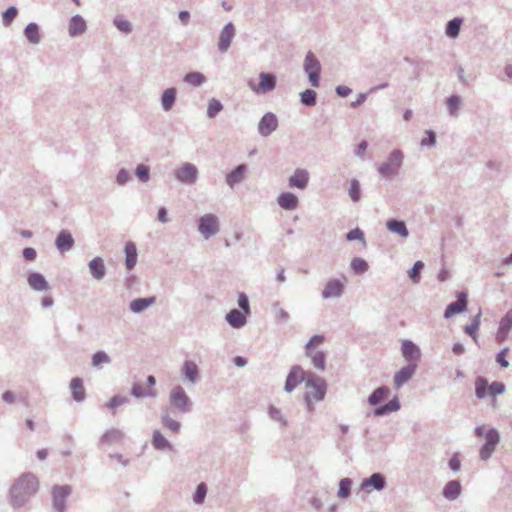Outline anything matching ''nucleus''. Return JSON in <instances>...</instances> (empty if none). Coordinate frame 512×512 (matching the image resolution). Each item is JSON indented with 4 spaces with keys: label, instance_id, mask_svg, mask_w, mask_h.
<instances>
[{
    "label": "nucleus",
    "instance_id": "1",
    "mask_svg": "<svg viewBox=\"0 0 512 512\" xmlns=\"http://www.w3.org/2000/svg\"><path fill=\"white\" fill-rule=\"evenodd\" d=\"M39 482L32 473H24L18 477L9 491V501L14 508L25 505L29 498L38 490Z\"/></svg>",
    "mask_w": 512,
    "mask_h": 512
},
{
    "label": "nucleus",
    "instance_id": "2",
    "mask_svg": "<svg viewBox=\"0 0 512 512\" xmlns=\"http://www.w3.org/2000/svg\"><path fill=\"white\" fill-rule=\"evenodd\" d=\"M390 394V389L387 386H380L373 390V392L368 396L367 402L370 406L375 407L373 410V414L376 417L385 416L390 413L396 412L400 410L401 404L397 396H394L387 403H381L388 398Z\"/></svg>",
    "mask_w": 512,
    "mask_h": 512
},
{
    "label": "nucleus",
    "instance_id": "3",
    "mask_svg": "<svg viewBox=\"0 0 512 512\" xmlns=\"http://www.w3.org/2000/svg\"><path fill=\"white\" fill-rule=\"evenodd\" d=\"M403 161V152L399 149H394L390 152L386 161L378 166L377 171L382 178L393 180L399 174Z\"/></svg>",
    "mask_w": 512,
    "mask_h": 512
},
{
    "label": "nucleus",
    "instance_id": "4",
    "mask_svg": "<svg viewBox=\"0 0 512 512\" xmlns=\"http://www.w3.org/2000/svg\"><path fill=\"white\" fill-rule=\"evenodd\" d=\"M169 403L180 414L190 413L193 408L192 400L180 385H176L170 390Z\"/></svg>",
    "mask_w": 512,
    "mask_h": 512
},
{
    "label": "nucleus",
    "instance_id": "5",
    "mask_svg": "<svg viewBox=\"0 0 512 512\" xmlns=\"http://www.w3.org/2000/svg\"><path fill=\"white\" fill-rule=\"evenodd\" d=\"M303 69L307 74L308 80L313 87L320 86L321 64L312 51L305 55Z\"/></svg>",
    "mask_w": 512,
    "mask_h": 512
},
{
    "label": "nucleus",
    "instance_id": "6",
    "mask_svg": "<svg viewBox=\"0 0 512 512\" xmlns=\"http://www.w3.org/2000/svg\"><path fill=\"white\" fill-rule=\"evenodd\" d=\"M310 375L312 373L306 372L300 365H293L286 377L284 391L291 393L302 382H305L307 385V379H309Z\"/></svg>",
    "mask_w": 512,
    "mask_h": 512
},
{
    "label": "nucleus",
    "instance_id": "7",
    "mask_svg": "<svg viewBox=\"0 0 512 512\" xmlns=\"http://www.w3.org/2000/svg\"><path fill=\"white\" fill-rule=\"evenodd\" d=\"M198 231L205 239H209L219 232V221L216 215L208 213L198 220Z\"/></svg>",
    "mask_w": 512,
    "mask_h": 512
},
{
    "label": "nucleus",
    "instance_id": "8",
    "mask_svg": "<svg viewBox=\"0 0 512 512\" xmlns=\"http://www.w3.org/2000/svg\"><path fill=\"white\" fill-rule=\"evenodd\" d=\"M72 488L69 485H54L52 488V505L57 512L66 511V501L71 494Z\"/></svg>",
    "mask_w": 512,
    "mask_h": 512
},
{
    "label": "nucleus",
    "instance_id": "9",
    "mask_svg": "<svg viewBox=\"0 0 512 512\" xmlns=\"http://www.w3.org/2000/svg\"><path fill=\"white\" fill-rule=\"evenodd\" d=\"M387 480L384 474L375 472L362 480L360 490L370 493L372 490L382 491L386 488Z\"/></svg>",
    "mask_w": 512,
    "mask_h": 512
},
{
    "label": "nucleus",
    "instance_id": "10",
    "mask_svg": "<svg viewBox=\"0 0 512 512\" xmlns=\"http://www.w3.org/2000/svg\"><path fill=\"white\" fill-rule=\"evenodd\" d=\"M306 387L313 389L312 391L308 392L311 394L313 400L317 402L324 400L327 392V383L325 379L312 374L310 375L309 379H307Z\"/></svg>",
    "mask_w": 512,
    "mask_h": 512
},
{
    "label": "nucleus",
    "instance_id": "11",
    "mask_svg": "<svg viewBox=\"0 0 512 512\" xmlns=\"http://www.w3.org/2000/svg\"><path fill=\"white\" fill-rule=\"evenodd\" d=\"M175 178L187 185H193L198 178V169L192 163H185L177 170H175Z\"/></svg>",
    "mask_w": 512,
    "mask_h": 512
},
{
    "label": "nucleus",
    "instance_id": "12",
    "mask_svg": "<svg viewBox=\"0 0 512 512\" xmlns=\"http://www.w3.org/2000/svg\"><path fill=\"white\" fill-rule=\"evenodd\" d=\"M279 125L278 118L273 112L265 113L258 123V133L263 137L270 136L277 130Z\"/></svg>",
    "mask_w": 512,
    "mask_h": 512
},
{
    "label": "nucleus",
    "instance_id": "13",
    "mask_svg": "<svg viewBox=\"0 0 512 512\" xmlns=\"http://www.w3.org/2000/svg\"><path fill=\"white\" fill-rule=\"evenodd\" d=\"M277 77L272 72H261L259 74V83L257 87L251 89L258 94H266L276 88Z\"/></svg>",
    "mask_w": 512,
    "mask_h": 512
},
{
    "label": "nucleus",
    "instance_id": "14",
    "mask_svg": "<svg viewBox=\"0 0 512 512\" xmlns=\"http://www.w3.org/2000/svg\"><path fill=\"white\" fill-rule=\"evenodd\" d=\"M236 29L232 22H228L221 30L218 40V50L225 53L231 46L232 40L235 37Z\"/></svg>",
    "mask_w": 512,
    "mask_h": 512
},
{
    "label": "nucleus",
    "instance_id": "15",
    "mask_svg": "<svg viewBox=\"0 0 512 512\" xmlns=\"http://www.w3.org/2000/svg\"><path fill=\"white\" fill-rule=\"evenodd\" d=\"M345 285L340 279H330L327 281L321 296L323 299L340 298L344 293Z\"/></svg>",
    "mask_w": 512,
    "mask_h": 512
},
{
    "label": "nucleus",
    "instance_id": "16",
    "mask_svg": "<svg viewBox=\"0 0 512 512\" xmlns=\"http://www.w3.org/2000/svg\"><path fill=\"white\" fill-rule=\"evenodd\" d=\"M401 352L408 363H416L418 365V361L421 358V351L414 342L411 340H403Z\"/></svg>",
    "mask_w": 512,
    "mask_h": 512
},
{
    "label": "nucleus",
    "instance_id": "17",
    "mask_svg": "<svg viewBox=\"0 0 512 512\" xmlns=\"http://www.w3.org/2000/svg\"><path fill=\"white\" fill-rule=\"evenodd\" d=\"M181 374L185 382L190 384H196L200 379V371L197 364L192 360H185L182 368Z\"/></svg>",
    "mask_w": 512,
    "mask_h": 512
},
{
    "label": "nucleus",
    "instance_id": "18",
    "mask_svg": "<svg viewBox=\"0 0 512 512\" xmlns=\"http://www.w3.org/2000/svg\"><path fill=\"white\" fill-rule=\"evenodd\" d=\"M310 175L306 169L297 168L288 179L291 188L304 190L309 183Z\"/></svg>",
    "mask_w": 512,
    "mask_h": 512
},
{
    "label": "nucleus",
    "instance_id": "19",
    "mask_svg": "<svg viewBox=\"0 0 512 512\" xmlns=\"http://www.w3.org/2000/svg\"><path fill=\"white\" fill-rule=\"evenodd\" d=\"M417 369L416 363H408L406 366L402 367L399 371H397L394 375V386L399 389L406 382H408L412 376L415 374Z\"/></svg>",
    "mask_w": 512,
    "mask_h": 512
},
{
    "label": "nucleus",
    "instance_id": "20",
    "mask_svg": "<svg viewBox=\"0 0 512 512\" xmlns=\"http://www.w3.org/2000/svg\"><path fill=\"white\" fill-rule=\"evenodd\" d=\"M248 170L246 164H239L226 174V184L233 189L236 185L242 183Z\"/></svg>",
    "mask_w": 512,
    "mask_h": 512
},
{
    "label": "nucleus",
    "instance_id": "21",
    "mask_svg": "<svg viewBox=\"0 0 512 512\" xmlns=\"http://www.w3.org/2000/svg\"><path fill=\"white\" fill-rule=\"evenodd\" d=\"M75 244V240L69 230L62 229L55 239V246L59 252L65 253L70 251Z\"/></svg>",
    "mask_w": 512,
    "mask_h": 512
},
{
    "label": "nucleus",
    "instance_id": "22",
    "mask_svg": "<svg viewBox=\"0 0 512 512\" xmlns=\"http://www.w3.org/2000/svg\"><path fill=\"white\" fill-rule=\"evenodd\" d=\"M386 228L388 231L401 238L406 239L409 236V230L404 220L390 218L386 221Z\"/></svg>",
    "mask_w": 512,
    "mask_h": 512
},
{
    "label": "nucleus",
    "instance_id": "23",
    "mask_svg": "<svg viewBox=\"0 0 512 512\" xmlns=\"http://www.w3.org/2000/svg\"><path fill=\"white\" fill-rule=\"evenodd\" d=\"M27 282L33 290L38 292H43L50 289L49 283L40 272L29 273Z\"/></svg>",
    "mask_w": 512,
    "mask_h": 512
},
{
    "label": "nucleus",
    "instance_id": "24",
    "mask_svg": "<svg viewBox=\"0 0 512 512\" xmlns=\"http://www.w3.org/2000/svg\"><path fill=\"white\" fill-rule=\"evenodd\" d=\"M277 203L282 209L292 211L298 207L299 199L292 192H282L277 197Z\"/></svg>",
    "mask_w": 512,
    "mask_h": 512
},
{
    "label": "nucleus",
    "instance_id": "25",
    "mask_svg": "<svg viewBox=\"0 0 512 512\" xmlns=\"http://www.w3.org/2000/svg\"><path fill=\"white\" fill-rule=\"evenodd\" d=\"M88 268L92 277L98 281L102 280L106 275L104 260L99 256L89 261Z\"/></svg>",
    "mask_w": 512,
    "mask_h": 512
},
{
    "label": "nucleus",
    "instance_id": "26",
    "mask_svg": "<svg viewBox=\"0 0 512 512\" xmlns=\"http://www.w3.org/2000/svg\"><path fill=\"white\" fill-rule=\"evenodd\" d=\"M87 29L86 21L81 15L71 17L68 26V32L71 37L82 35Z\"/></svg>",
    "mask_w": 512,
    "mask_h": 512
},
{
    "label": "nucleus",
    "instance_id": "27",
    "mask_svg": "<svg viewBox=\"0 0 512 512\" xmlns=\"http://www.w3.org/2000/svg\"><path fill=\"white\" fill-rule=\"evenodd\" d=\"M247 315L243 311L232 309L226 314L225 319L232 328L238 329L246 324Z\"/></svg>",
    "mask_w": 512,
    "mask_h": 512
},
{
    "label": "nucleus",
    "instance_id": "28",
    "mask_svg": "<svg viewBox=\"0 0 512 512\" xmlns=\"http://www.w3.org/2000/svg\"><path fill=\"white\" fill-rule=\"evenodd\" d=\"M70 390L72 399L76 402H83L86 398V393L84 389L83 379L80 377H75L70 381Z\"/></svg>",
    "mask_w": 512,
    "mask_h": 512
},
{
    "label": "nucleus",
    "instance_id": "29",
    "mask_svg": "<svg viewBox=\"0 0 512 512\" xmlns=\"http://www.w3.org/2000/svg\"><path fill=\"white\" fill-rule=\"evenodd\" d=\"M462 491V486L460 481L458 480H450L446 483V485L443 488L442 494L444 498L447 500H455L457 499Z\"/></svg>",
    "mask_w": 512,
    "mask_h": 512
},
{
    "label": "nucleus",
    "instance_id": "30",
    "mask_svg": "<svg viewBox=\"0 0 512 512\" xmlns=\"http://www.w3.org/2000/svg\"><path fill=\"white\" fill-rule=\"evenodd\" d=\"M155 302H156L155 296H150V297H146V298H136L130 302L129 308L133 313L139 314V313H142L143 311H145L148 307L153 305Z\"/></svg>",
    "mask_w": 512,
    "mask_h": 512
},
{
    "label": "nucleus",
    "instance_id": "31",
    "mask_svg": "<svg viewBox=\"0 0 512 512\" xmlns=\"http://www.w3.org/2000/svg\"><path fill=\"white\" fill-rule=\"evenodd\" d=\"M124 252L126 255L125 266L128 270L134 269L137 263V248L134 242L128 241L125 243Z\"/></svg>",
    "mask_w": 512,
    "mask_h": 512
},
{
    "label": "nucleus",
    "instance_id": "32",
    "mask_svg": "<svg viewBox=\"0 0 512 512\" xmlns=\"http://www.w3.org/2000/svg\"><path fill=\"white\" fill-rule=\"evenodd\" d=\"M23 33L30 44L37 45L40 43V28L37 23L30 22L29 24H27L26 27L24 28Z\"/></svg>",
    "mask_w": 512,
    "mask_h": 512
},
{
    "label": "nucleus",
    "instance_id": "33",
    "mask_svg": "<svg viewBox=\"0 0 512 512\" xmlns=\"http://www.w3.org/2000/svg\"><path fill=\"white\" fill-rule=\"evenodd\" d=\"M177 90L175 87L167 88L161 95V106L164 111H170L176 102Z\"/></svg>",
    "mask_w": 512,
    "mask_h": 512
},
{
    "label": "nucleus",
    "instance_id": "34",
    "mask_svg": "<svg viewBox=\"0 0 512 512\" xmlns=\"http://www.w3.org/2000/svg\"><path fill=\"white\" fill-rule=\"evenodd\" d=\"M124 433L116 428H111L107 430L100 438L101 444H114L119 443L123 440Z\"/></svg>",
    "mask_w": 512,
    "mask_h": 512
},
{
    "label": "nucleus",
    "instance_id": "35",
    "mask_svg": "<svg viewBox=\"0 0 512 512\" xmlns=\"http://www.w3.org/2000/svg\"><path fill=\"white\" fill-rule=\"evenodd\" d=\"M161 422L164 427L174 433H178L181 428V424L170 417V411L167 407L163 408L161 411Z\"/></svg>",
    "mask_w": 512,
    "mask_h": 512
},
{
    "label": "nucleus",
    "instance_id": "36",
    "mask_svg": "<svg viewBox=\"0 0 512 512\" xmlns=\"http://www.w3.org/2000/svg\"><path fill=\"white\" fill-rule=\"evenodd\" d=\"M482 311L479 309L478 313L473 316L471 323L464 326V332L469 335L475 342H477V331L481 324Z\"/></svg>",
    "mask_w": 512,
    "mask_h": 512
},
{
    "label": "nucleus",
    "instance_id": "37",
    "mask_svg": "<svg viewBox=\"0 0 512 512\" xmlns=\"http://www.w3.org/2000/svg\"><path fill=\"white\" fill-rule=\"evenodd\" d=\"M475 395L480 400L489 395L488 380L483 376H478L475 379Z\"/></svg>",
    "mask_w": 512,
    "mask_h": 512
},
{
    "label": "nucleus",
    "instance_id": "38",
    "mask_svg": "<svg viewBox=\"0 0 512 512\" xmlns=\"http://www.w3.org/2000/svg\"><path fill=\"white\" fill-rule=\"evenodd\" d=\"M152 445L157 450H171V443L162 435L159 430H155L152 435Z\"/></svg>",
    "mask_w": 512,
    "mask_h": 512
},
{
    "label": "nucleus",
    "instance_id": "39",
    "mask_svg": "<svg viewBox=\"0 0 512 512\" xmlns=\"http://www.w3.org/2000/svg\"><path fill=\"white\" fill-rule=\"evenodd\" d=\"M466 303L462 301H454L448 304L445 308L443 317L449 319L456 314H460L466 311Z\"/></svg>",
    "mask_w": 512,
    "mask_h": 512
},
{
    "label": "nucleus",
    "instance_id": "40",
    "mask_svg": "<svg viewBox=\"0 0 512 512\" xmlns=\"http://www.w3.org/2000/svg\"><path fill=\"white\" fill-rule=\"evenodd\" d=\"M463 23V19L459 17H455L449 20L445 27V34L449 38H456L460 33V28Z\"/></svg>",
    "mask_w": 512,
    "mask_h": 512
},
{
    "label": "nucleus",
    "instance_id": "41",
    "mask_svg": "<svg viewBox=\"0 0 512 512\" xmlns=\"http://www.w3.org/2000/svg\"><path fill=\"white\" fill-rule=\"evenodd\" d=\"M183 81L193 87H199L206 82V77L201 72L192 71L185 74Z\"/></svg>",
    "mask_w": 512,
    "mask_h": 512
},
{
    "label": "nucleus",
    "instance_id": "42",
    "mask_svg": "<svg viewBox=\"0 0 512 512\" xmlns=\"http://www.w3.org/2000/svg\"><path fill=\"white\" fill-rule=\"evenodd\" d=\"M353 480L349 477L342 478L339 481L337 496L340 499H347L351 496Z\"/></svg>",
    "mask_w": 512,
    "mask_h": 512
},
{
    "label": "nucleus",
    "instance_id": "43",
    "mask_svg": "<svg viewBox=\"0 0 512 512\" xmlns=\"http://www.w3.org/2000/svg\"><path fill=\"white\" fill-rule=\"evenodd\" d=\"M111 361L112 360L110 356L105 351L102 350L95 352L91 358V364L95 368H101L102 365L110 364Z\"/></svg>",
    "mask_w": 512,
    "mask_h": 512
},
{
    "label": "nucleus",
    "instance_id": "44",
    "mask_svg": "<svg viewBox=\"0 0 512 512\" xmlns=\"http://www.w3.org/2000/svg\"><path fill=\"white\" fill-rule=\"evenodd\" d=\"M350 267L357 275H362L369 269L367 261L361 257H354L351 260Z\"/></svg>",
    "mask_w": 512,
    "mask_h": 512
},
{
    "label": "nucleus",
    "instance_id": "45",
    "mask_svg": "<svg viewBox=\"0 0 512 512\" xmlns=\"http://www.w3.org/2000/svg\"><path fill=\"white\" fill-rule=\"evenodd\" d=\"M300 102L308 107L316 105L317 93L313 89H306L300 93Z\"/></svg>",
    "mask_w": 512,
    "mask_h": 512
},
{
    "label": "nucleus",
    "instance_id": "46",
    "mask_svg": "<svg viewBox=\"0 0 512 512\" xmlns=\"http://www.w3.org/2000/svg\"><path fill=\"white\" fill-rule=\"evenodd\" d=\"M423 269L424 263L418 260L413 264L412 268L408 270V276L413 283L418 284L420 282Z\"/></svg>",
    "mask_w": 512,
    "mask_h": 512
},
{
    "label": "nucleus",
    "instance_id": "47",
    "mask_svg": "<svg viewBox=\"0 0 512 512\" xmlns=\"http://www.w3.org/2000/svg\"><path fill=\"white\" fill-rule=\"evenodd\" d=\"M130 394L135 398H142V397H154L156 395L154 390L151 389H145L140 384H133Z\"/></svg>",
    "mask_w": 512,
    "mask_h": 512
},
{
    "label": "nucleus",
    "instance_id": "48",
    "mask_svg": "<svg viewBox=\"0 0 512 512\" xmlns=\"http://www.w3.org/2000/svg\"><path fill=\"white\" fill-rule=\"evenodd\" d=\"M223 110V104L216 98H211L208 102L207 117L215 118Z\"/></svg>",
    "mask_w": 512,
    "mask_h": 512
},
{
    "label": "nucleus",
    "instance_id": "49",
    "mask_svg": "<svg viewBox=\"0 0 512 512\" xmlns=\"http://www.w3.org/2000/svg\"><path fill=\"white\" fill-rule=\"evenodd\" d=\"M446 104L449 114L451 116H456L460 108L461 97L457 94H453L447 98Z\"/></svg>",
    "mask_w": 512,
    "mask_h": 512
},
{
    "label": "nucleus",
    "instance_id": "50",
    "mask_svg": "<svg viewBox=\"0 0 512 512\" xmlns=\"http://www.w3.org/2000/svg\"><path fill=\"white\" fill-rule=\"evenodd\" d=\"M348 194L353 202H358L361 199V185L357 179L350 181Z\"/></svg>",
    "mask_w": 512,
    "mask_h": 512
},
{
    "label": "nucleus",
    "instance_id": "51",
    "mask_svg": "<svg viewBox=\"0 0 512 512\" xmlns=\"http://www.w3.org/2000/svg\"><path fill=\"white\" fill-rule=\"evenodd\" d=\"M18 15V9L16 6L8 7L2 13V23L5 27H9Z\"/></svg>",
    "mask_w": 512,
    "mask_h": 512
},
{
    "label": "nucleus",
    "instance_id": "52",
    "mask_svg": "<svg viewBox=\"0 0 512 512\" xmlns=\"http://www.w3.org/2000/svg\"><path fill=\"white\" fill-rule=\"evenodd\" d=\"M272 310L275 314L276 320L279 323H286L288 322L290 316L287 311H285L281 305L280 302L276 301L272 304Z\"/></svg>",
    "mask_w": 512,
    "mask_h": 512
},
{
    "label": "nucleus",
    "instance_id": "53",
    "mask_svg": "<svg viewBox=\"0 0 512 512\" xmlns=\"http://www.w3.org/2000/svg\"><path fill=\"white\" fill-rule=\"evenodd\" d=\"M268 415L273 421H277L281 424L282 427H286L288 422L287 419L283 416L281 410L273 405L268 407Z\"/></svg>",
    "mask_w": 512,
    "mask_h": 512
},
{
    "label": "nucleus",
    "instance_id": "54",
    "mask_svg": "<svg viewBox=\"0 0 512 512\" xmlns=\"http://www.w3.org/2000/svg\"><path fill=\"white\" fill-rule=\"evenodd\" d=\"M313 366L321 371H324L326 368V355L323 351H317L311 356Z\"/></svg>",
    "mask_w": 512,
    "mask_h": 512
},
{
    "label": "nucleus",
    "instance_id": "55",
    "mask_svg": "<svg viewBox=\"0 0 512 512\" xmlns=\"http://www.w3.org/2000/svg\"><path fill=\"white\" fill-rule=\"evenodd\" d=\"M324 342V336L320 334L313 335L305 345L306 356H311L313 349Z\"/></svg>",
    "mask_w": 512,
    "mask_h": 512
},
{
    "label": "nucleus",
    "instance_id": "56",
    "mask_svg": "<svg viewBox=\"0 0 512 512\" xmlns=\"http://www.w3.org/2000/svg\"><path fill=\"white\" fill-rule=\"evenodd\" d=\"M113 24L122 33L129 34L132 32L131 23L122 16H116L113 20Z\"/></svg>",
    "mask_w": 512,
    "mask_h": 512
},
{
    "label": "nucleus",
    "instance_id": "57",
    "mask_svg": "<svg viewBox=\"0 0 512 512\" xmlns=\"http://www.w3.org/2000/svg\"><path fill=\"white\" fill-rule=\"evenodd\" d=\"M130 403V399L127 396L122 395H114L110 400L106 403V407L112 411H114L118 406L125 405Z\"/></svg>",
    "mask_w": 512,
    "mask_h": 512
},
{
    "label": "nucleus",
    "instance_id": "58",
    "mask_svg": "<svg viewBox=\"0 0 512 512\" xmlns=\"http://www.w3.org/2000/svg\"><path fill=\"white\" fill-rule=\"evenodd\" d=\"M136 177L143 183H146L150 179V168L145 164H138L135 169Z\"/></svg>",
    "mask_w": 512,
    "mask_h": 512
},
{
    "label": "nucleus",
    "instance_id": "59",
    "mask_svg": "<svg viewBox=\"0 0 512 512\" xmlns=\"http://www.w3.org/2000/svg\"><path fill=\"white\" fill-rule=\"evenodd\" d=\"M485 443L496 447L500 442V434L495 428H489L485 433Z\"/></svg>",
    "mask_w": 512,
    "mask_h": 512
},
{
    "label": "nucleus",
    "instance_id": "60",
    "mask_svg": "<svg viewBox=\"0 0 512 512\" xmlns=\"http://www.w3.org/2000/svg\"><path fill=\"white\" fill-rule=\"evenodd\" d=\"M207 494V486L204 482L198 484L195 493L193 494V501L196 504H202Z\"/></svg>",
    "mask_w": 512,
    "mask_h": 512
},
{
    "label": "nucleus",
    "instance_id": "61",
    "mask_svg": "<svg viewBox=\"0 0 512 512\" xmlns=\"http://www.w3.org/2000/svg\"><path fill=\"white\" fill-rule=\"evenodd\" d=\"M346 239L348 241H354V240H359L362 242V244L365 246L366 245V241H365V235H364V232L356 227L352 230H350L347 234H346Z\"/></svg>",
    "mask_w": 512,
    "mask_h": 512
},
{
    "label": "nucleus",
    "instance_id": "62",
    "mask_svg": "<svg viewBox=\"0 0 512 512\" xmlns=\"http://www.w3.org/2000/svg\"><path fill=\"white\" fill-rule=\"evenodd\" d=\"M499 328L510 332L512 328V309L508 310L499 322Z\"/></svg>",
    "mask_w": 512,
    "mask_h": 512
},
{
    "label": "nucleus",
    "instance_id": "63",
    "mask_svg": "<svg viewBox=\"0 0 512 512\" xmlns=\"http://www.w3.org/2000/svg\"><path fill=\"white\" fill-rule=\"evenodd\" d=\"M426 137H424L420 144L423 147H433L436 144V133L433 130L425 131Z\"/></svg>",
    "mask_w": 512,
    "mask_h": 512
},
{
    "label": "nucleus",
    "instance_id": "64",
    "mask_svg": "<svg viewBox=\"0 0 512 512\" xmlns=\"http://www.w3.org/2000/svg\"><path fill=\"white\" fill-rule=\"evenodd\" d=\"M238 306L245 314H250V303L248 296L244 292L238 294Z\"/></svg>",
    "mask_w": 512,
    "mask_h": 512
}]
</instances>
